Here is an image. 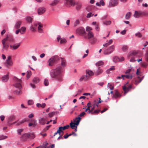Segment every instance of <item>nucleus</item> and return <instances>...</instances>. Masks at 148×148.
<instances>
[{"label":"nucleus","mask_w":148,"mask_h":148,"mask_svg":"<svg viewBox=\"0 0 148 148\" xmlns=\"http://www.w3.org/2000/svg\"><path fill=\"white\" fill-rule=\"evenodd\" d=\"M61 69V67H57L51 70L50 72L51 77L59 82L62 81L63 80Z\"/></svg>","instance_id":"f257e3e1"},{"label":"nucleus","mask_w":148,"mask_h":148,"mask_svg":"<svg viewBox=\"0 0 148 148\" xmlns=\"http://www.w3.org/2000/svg\"><path fill=\"white\" fill-rule=\"evenodd\" d=\"M14 80L15 83L14 84V86L19 89L18 90H15L14 92L17 95H19L21 94V89L22 88V86L21 83L22 81L21 79H19L16 77H14Z\"/></svg>","instance_id":"f03ea898"},{"label":"nucleus","mask_w":148,"mask_h":148,"mask_svg":"<svg viewBox=\"0 0 148 148\" xmlns=\"http://www.w3.org/2000/svg\"><path fill=\"white\" fill-rule=\"evenodd\" d=\"M81 118L80 117H76L74 120V123L71 122L70 124V125L72 129H75L76 126L78 125L79 123L81 120Z\"/></svg>","instance_id":"7ed1b4c3"},{"label":"nucleus","mask_w":148,"mask_h":148,"mask_svg":"<svg viewBox=\"0 0 148 148\" xmlns=\"http://www.w3.org/2000/svg\"><path fill=\"white\" fill-rule=\"evenodd\" d=\"M59 60V57L57 56L51 57L48 60L49 66H53L54 64Z\"/></svg>","instance_id":"20e7f679"},{"label":"nucleus","mask_w":148,"mask_h":148,"mask_svg":"<svg viewBox=\"0 0 148 148\" xmlns=\"http://www.w3.org/2000/svg\"><path fill=\"white\" fill-rule=\"evenodd\" d=\"M131 71V70L130 69L127 70L125 72V73L126 75H121V77L123 78V79H124V77H125L127 79H131L133 75L132 74L130 73Z\"/></svg>","instance_id":"39448f33"},{"label":"nucleus","mask_w":148,"mask_h":148,"mask_svg":"<svg viewBox=\"0 0 148 148\" xmlns=\"http://www.w3.org/2000/svg\"><path fill=\"white\" fill-rule=\"evenodd\" d=\"M114 46H111L108 49L104 51L103 54L104 55H109L114 50Z\"/></svg>","instance_id":"423d86ee"},{"label":"nucleus","mask_w":148,"mask_h":148,"mask_svg":"<svg viewBox=\"0 0 148 148\" xmlns=\"http://www.w3.org/2000/svg\"><path fill=\"white\" fill-rule=\"evenodd\" d=\"M84 37L85 39L90 40L94 37V34L92 32H86L84 35Z\"/></svg>","instance_id":"0eeeda50"},{"label":"nucleus","mask_w":148,"mask_h":148,"mask_svg":"<svg viewBox=\"0 0 148 148\" xmlns=\"http://www.w3.org/2000/svg\"><path fill=\"white\" fill-rule=\"evenodd\" d=\"M76 32L77 34L83 36L86 33L84 29L82 27L78 28L76 30Z\"/></svg>","instance_id":"6e6552de"},{"label":"nucleus","mask_w":148,"mask_h":148,"mask_svg":"<svg viewBox=\"0 0 148 148\" xmlns=\"http://www.w3.org/2000/svg\"><path fill=\"white\" fill-rule=\"evenodd\" d=\"M118 3L117 0H110L108 7L111 8L115 6Z\"/></svg>","instance_id":"1a4fd4ad"},{"label":"nucleus","mask_w":148,"mask_h":148,"mask_svg":"<svg viewBox=\"0 0 148 148\" xmlns=\"http://www.w3.org/2000/svg\"><path fill=\"white\" fill-rule=\"evenodd\" d=\"M15 116L12 115L10 116L8 119V125H11L14 124L16 123V122H14L13 123L12 122L14 120H15Z\"/></svg>","instance_id":"9d476101"},{"label":"nucleus","mask_w":148,"mask_h":148,"mask_svg":"<svg viewBox=\"0 0 148 148\" xmlns=\"http://www.w3.org/2000/svg\"><path fill=\"white\" fill-rule=\"evenodd\" d=\"M132 56H134L135 57H138L140 58V55L136 51H132L129 53L128 55V57H131Z\"/></svg>","instance_id":"9b49d317"},{"label":"nucleus","mask_w":148,"mask_h":148,"mask_svg":"<svg viewBox=\"0 0 148 148\" xmlns=\"http://www.w3.org/2000/svg\"><path fill=\"white\" fill-rule=\"evenodd\" d=\"M132 85H130L127 86L125 85L122 86V88L124 92V94L127 93L132 88Z\"/></svg>","instance_id":"f8f14e48"},{"label":"nucleus","mask_w":148,"mask_h":148,"mask_svg":"<svg viewBox=\"0 0 148 148\" xmlns=\"http://www.w3.org/2000/svg\"><path fill=\"white\" fill-rule=\"evenodd\" d=\"M103 71V70L101 69L100 67H99L97 70L95 72L94 74L95 75L97 76L101 74Z\"/></svg>","instance_id":"ddd939ff"},{"label":"nucleus","mask_w":148,"mask_h":148,"mask_svg":"<svg viewBox=\"0 0 148 148\" xmlns=\"http://www.w3.org/2000/svg\"><path fill=\"white\" fill-rule=\"evenodd\" d=\"M143 14V12L135 11L134 16L135 18H138Z\"/></svg>","instance_id":"4468645a"},{"label":"nucleus","mask_w":148,"mask_h":148,"mask_svg":"<svg viewBox=\"0 0 148 148\" xmlns=\"http://www.w3.org/2000/svg\"><path fill=\"white\" fill-rule=\"evenodd\" d=\"M46 11V9L44 7H40L38 10V12L39 14H41L44 13Z\"/></svg>","instance_id":"2eb2a0df"},{"label":"nucleus","mask_w":148,"mask_h":148,"mask_svg":"<svg viewBox=\"0 0 148 148\" xmlns=\"http://www.w3.org/2000/svg\"><path fill=\"white\" fill-rule=\"evenodd\" d=\"M38 32L40 33H42L43 32V29L41 28L42 27L43 25L40 23H38Z\"/></svg>","instance_id":"dca6fc26"},{"label":"nucleus","mask_w":148,"mask_h":148,"mask_svg":"<svg viewBox=\"0 0 148 148\" xmlns=\"http://www.w3.org/2000/svg\"><path fill=\"white\" fill-rule=\"evenodd\" d=\"M22 23V21H18L16 22L15 27L16 29H18L20 27Z\"/></svg>","instance_id":"f3484780"},{"label":"nucleus","mask_w":148,"mask_h":148,"mask_svg":"<svg viewBox=\"0 0 148 148\" xmlns=\"http://www.w3.org/2000/svg\"><path fill=\"white\" fill-rule=\"evenodd\" d=\"M20 43L17 44V45H10V48L13 50H15L18 49L20 46Z\"/></svg>","instance_id":"a211bd4d"},{"label":"nucleus","mask_w":148,"mask_h":148,"mask_svg":"<svg viewBox=\"0 0 148 148\" xmlns=\"http://www.w3.org/2000/svg\"><path fill=\"white\" fill-rule=\"evenodd\" d=\"M6 66L8 68L9 66H12L13 64V62L11 60H6L5 62Z\"/></svg>","instance_id":"6ab92c4d"},{"label":"nucleus","mask_w":148,"mask_h":148,"mask_svg":"<svg viewBox=\"0 0 148 148\" xmlns=\"http://www.w3.org/2000/svg\"><path fill=\"white\" fill-rule=\"evenodd\" d=\"M121 96V95L120 93L118 91H116L115 93L113 95V97L116 98L117 97H120Z\"/></svg>","instance_id":"aec40b11"},{"label":"nucleus","mask_w":148,"mask_h":148,"mask_svg":"<svg viewBox=\"0 0 148 148\" xmlns=\"http://www.w3.org/2000/svg\"><path fill=\"white\" fill-rule=\"evenodd\" d=\"M143 78V77H142L141 78H140L139 77H138L135 80V82L134 83L136 85L138 83L140 82L142 80Z\"/></svg>","instance_id":"412c9836"},{"label":"nucleus","mask_w":148,"mask_h":148,"mask_svg":"<svg viewBox=\"0 0 148 148\" xmlns=\"http://www.w3.org/2000/svg\"><path fill=\"white\" fill-rule=\"evenodd\" d=\"M9 79V76L8 75H4L2 77V80L3 82H7Z\"/></svg>","instance_id":"4be33fe9"},{"label":"nucleus","mask_w":148,"mask_h":148,"mask_svg":"<svg viewBox=\"0 0 148 148\" xmlns=\"http://www.w3.org/2000/svg\"><path fill=\"white\" fill-rule=\"evenodd\" d=\"M28 133L24 134L22 136L21 138L23 140H25L27 138H28V136H29Z\"/></svg>","instance_id":"5701e85b"},{"label":"nucleus","mask_w":148,"mask_h":148,"mask_svg":"<svg viewBox=\"0 0 148 148\" xmlns=\"http://www.w3.org/2000/svg\"><path fill=\"white\" fill-rule=\"evenodd\" d=\"M97 5L98 6H100L101 5L104 6L105 5V3L103 1V0H101L100 2H97L96 3Z\"/></svg>","instance_id":"b1692460"},{"label":"nucleus","mask_w":148,"mask_h":148,"mask_svg":"<svg viewBox=\"0 0 148 148\" xmlns=\"http://www.w3.org/2000/svg\"><path fill=\"white\" fill-rule=\"evenodd\" d=\"M60 0H54L50 4L52 6H54L57 4Z\"/></svg>","instance_id":"393cba45"},{"label":"nucleus","mask_w":148,"mask_h":148,"mask_svg":"<svg viewBox=\"0 0 148 148\" xmlns=\"http://www.w3.org/2000/svg\"><path fill=\"white\" fill-rule=\"evenodd\" d=\"M19 29H20V33L22 34H23L26 32V28L25 27H22Z\"/></svg>","instance_id":"a878e982"},{"label":"nucleus","mask_w":148,"mask_h":148,"mask_svg":"<svg viewBox=\"0 0 148 148\" xmlns=\"http://www.w3.org/2000/svg\"><path fill=\"white\" fill-rule=\"evenodd\" d=\"M45 119L44 118H41L39 120V122L40 124L43 125L45 124Z\"/></svg>","instance_id":"bb28decb"},{"label":"nucleus","mask_w":148,"mask_h":148,"mask_svg":"<svg viewBox=\"0 0 148 148\" xmlns=\"http://www.w3.org/2000/svg\"><path fill=\"white\" fill-rule=\"evenodd\" d=\"M61 65L63 67H64L66 66V60L64 58H61Z\"/></svg>","instance_id":"cd10ccee"},{"label":"nucleus","mask_w":148,"mask_h":148,"mask_svg":"<svg viewBox=\"0 0 148 148\" xmlns=\"http://www.w3.org/2000/svg\"><path fill=\"white\" fill-rule=\"evenodd\" d=\"M104 63V62L101 61H100L97 62L95 64L97 66H102Z\"/></svg>","instance_id":"c85d7f7f"},{"label":"nucleus","mask_w":148,"mask_h":148,"mask_svg":"<svg viewBox=\"0 0 148 148\" xmlns=\"http://www.w3.org/2000/svg\"><path fill=\"white\" fill-rule=\"evenodd\" d=\"M89 78V76L87 75L82 76L80 79V81H82L83 80H87Z\"/></svg>","instance_id":"c756f323"},{"label":"nucleus","mask_w":148,"mask_h":148,"mask_svg":"<svg viewBox=\"0 0 148 148\" xmlns=\"http://www.w3.org/2000/svg\"><path fill=\"white\" fill-rule=\"evenodd\" d=\"M8 40L11 42H14V40L12 36L11 35L8 36Z\"/></svg>","instance_id":"7c9ffc66"},{"label":"nucleus","mask_w":148,"mask_h":148,"mask_svg":"<svg viewBox=\"0 0 148 148\" xmlns=\"http://www.w3.org/2000/svg\"><path fill=\"white\" fill-rule=\"evenodd\" d=\"M29 136H28V138H29L31 139H33L35 137V136L33 133H28Z\"/></svg>","instance_id":"2f4dec72"},{"label":"nucleus","mask_w":148,"mask_h":148,"mask_svg":"<svg viewBox=\"0 0 148 148\" xmlns=\"http://www.w3.org/2000/svg\"><path fill=\"white\" fill-rule=\"evenodd\" d=\"M86 74L87 75L88 74L89 76H92L94 75V73L91 71L87 70L86 71Z\"/></svg>","instance_id":"473e14b6"},{"label":"nucleus","mask_w":148,"mask_h":148,"mask_svg":"<svg viewBox=\"0 0 148 148\" xmlns=\"http://www.w3.org/2000/svg\"><path fill=\"white\" fill-rule=\"evenodd\" d=\"M128 48L127 45H123L122 48V50L124 52H126L127 51Z\"/></svg>","instance_id":"72a5a7b5"},{"label":"nucleus","mask_w":148,"mask_h":148,"mask_svg":"<svg viewBox=\"0 0 148 148\" xmlns=\"http://www.w3.org/2000/svg\"><path fill=\"white\" fill-rule=\"evenodd\" d=\"M33 18L30 16H27L26 18V20L28 23H32Z\"/></svg>","instance_id":"f704fd0d"},{"label":"nucleus","mask_w":148,"mask_h":148,"mask_svg":"<svg viewBox=\"0 0 148 148\" xmlns=\"http://www.w3.org/2000/svg\"><path fill=\"white\" fill-rule=\"evenodd\" d=\"M82 6V5L81 3H77L76 4V9L77 10H79L81 8Z\"/></svg>","instance_id":"c9c22d12"},{"label":"nucleus","mask_w":148,"mask_h":148,"mask_svg":"<svg viewBox=\"0 0 148 148\" xmlns=\"http://www.w3.org/2000/svg\"><path fill=\"white\" fill-rule=\"evenodd\" d=\"M90 40V42L92 44H95L97 41L96 39L94 37Z\"/></svg>","instance_id":"e433bc0d"},{"label":"nucleus","mask_w":148,"mask_h":148,"mask_svg":"<svg viewBox=\"0 0 148 148\" xmlns=\"http://www.w3.org/2000/svg\"><path fill=\"white\" fill-rule=\"evenodd\" d=\"M39 79L37 77H35L33 79V82L35 84H37L39 82Z\"/></svg>","instance_id":"4c0bfd02"},{"label":"nucleus","mask_w":148,"mask_h":148,"mask_svg":"<svg viewBox=\"0 0 148 148\" xmlns=\"http://www.w3.org/2000/svg\"><path fill=\"white\" fill-rule=\"evenodd\" d=\"M36 121L34 120L33 121V123H30L28 124V126L29 127L31 126L32 125L33 126V127H34L36 126Z\"/></svg>","instance_id":"58836bf2"},{"label":"nucleus","mask_w":148,"mask_h":148,"mask_svg":"<svg viewBox=\"0 0 148 148\" xmlns=\"http://www.w3.org/2000/svg\"><path fill=\"white\" fill-rule=\"evenodd\" d=\"M26 120L25 119H24L23 120H22V121H19V122L18 123L16 124V125L18 126L19 125H20L21 124H22L23 123H24L26 121Z\"/></svg>","instance_id":"ea45409f"},{"label":"nucleus","mask_w":148,"mask_h":148,"mask_svg":"<svg viewBox=\"0 0 148 148\" xmlns=\"http://www.w3.org/2000/svg\"><path fill=\"white\" fill-rule=\"evenodd\" d=\"M80 21L79 19H77L75 21L74 24L75 26H77L80 23Z\"/></svg>","instance_id":"a19ab883"},{"label":"nucleus","mask_w":148,"mask_h":148,"mask_svg":"<svg viewBox=\"0 0 148 148\" xmlns=\"http://www.w3.org/2000/svg\"><path fill=\"white\" fill-rule=\"evenodd\" d=\"M59 129L61 131V133H63V131L66 129L65 126H64V127H59Z\"/></svg>","instance_id":"79ce46f5"},{"label":"nucleus","mask_w":148,"mask_h":148,"mask_svg":"<svg viewBox=\"0 0 148 148\" xmlns=\"http://www.w3.org/2000/svg\"><path fill=\"white\" fill-rule=\"evenodd\" d=\"M3 49H7L8 47V45L7 43L2 44Z\"/></svg>","instance_id":"37998d69"},{"label":"nucleus","mask_w":148,"mask_h":148,"mask_svg":"<svg viewBox=\"0 0 148 148\" xmlns=\"http://www.w3.org/2000/svg\"><path fill=\"white\" fill-rule=\"evenodd\" d=\"M131 13L130 12H128L126 15L125 18L127 19H129L130 17Z\"/></svg>","instance_id":"c03bdc74"},{"label":"nucleus","mask_w":148,"mask_h":148,"mask_svg":"<svg viewBox=\"0 0 148 148\" xmlns=\"http://www.w3.org/2000/svg\"><path fill=\"white\" fill-rule=\"evenodd\" d=\"M8 35H7L6 37L2 40V43H5L6 41L8 40Z\"/></svg>","instance_id":"a18cd8bd"},{"label":"nucleus","mask_w":148,"mask_h":148,"mask_svg":"<svg viewBox=\"0 0 148 148\" xmlns=\"http://www.w3.org/2000/svg\"><path fill=\"white\" fill-rule=\"evenodd\" d=\"M66 42V40L64 38H62L60 41V43L61 44H64Z\"/></svg>","instance_id":"49530a36"},{"label":"nucleus","mask_w":148,"mask_h":148,"mask_svg":"<svg viewBox=\"0 0 148 148\" xmlns=\"http://www.w3.org/2000/svg\"><path fill=\"white\" fill-rule=\"evenodd\" d=\"M31 74V71H27V79H28L30 77Z\"/></svg>","instance_id":"de8ad7c7"},{"label":"nucleus","mask_w":148,"mask_h":148,"mask_svg":"<svg viewBox=\"0 0 148 148\" xmlns=\"http://www.w3.org/2000/svg\"><path fill=\"white\" fill-rule=\"evenodd\" d=\"M119 58L117 57H114L113 58V61L115 62L119 61Z\"/></svg>","instance_id":"09e8293b"},{"label":"nucleus","mask_w":148,"mask_h":148,"mask_svg":"<svg viewBox=\"0 0 148 148\" xmlns=\"http://www.w3.org/2000/svg\"><path fill=\"white\" fill-rule=\"evenodd\" d=\"M92 30V28L89 27H86V30L87 32H92L91 30Z\"/></svg>","instance_id":"8fccbe9b"},{"label":"nucleus","mask_w":148,"mask_h":148,"mask_svg":"<svg viewBox=\"0 0 148 148\" xmlns=\"http://www.w3.org/2000/svg\"><path fill=\"white\" fill-rule=\"evenodd\" d=\"M111 23V22L110 21H105L103 22V23L104 24L106 25H109Z\"/></svg>","instance_id":"3c124183"},{"label":"nucleus","mask_w":148,"mask_h":148,"mask_svg":"<svg viewBox=\"0 0 148 148\" xmlns=\"http://www.w3.org/2000/svg\"><path fill=\"white\" fill-rule=\"evenodd\" d=\"M44 83L45 86H47L49 84V82L48 79H45L44 80Z\"/></svg>","instance_id":"603ef678"},{"label":"nucleus","mask_w":148,"mask_h":148,"mask_svg":"<svg viewBox=\"0 0 148 148\" xmlns=\"http://www.w3.org/2000/svg\"><path fill=\"white\" fill-rule=\"evenodd\" d=\"M66 2L65 3L66 5H70V3H71V0H65Z\"/></svg>","instance_id":"864d4df0"},{"label":"nucleus","mask_w":148,"mask_h":148,"mask_svg":"<svg viewBox=\"0 0 148 148\" xmlns=\"http://www.w3.org/2000/svg\"><path fill=\"white\" fill-rule=\"evenodd\" d=\"M108 86L110 90H112L114 89V86H112L111 84L108 83Z\"/></svg>","instance_id":"5fc2aeb1"},{"label":"nucleus","mask_w":148,"mask_h":148,"mask_svg":"<svg viewBox=\"0 0 148 148\" xmlns=\"http://www.w3.org/2000/svg\"><path fill=\"white\" fill-rule=\"evenodd\" d=\"M30 29L31 30L32 32H34L36 31V29L34 27L32 26L30 27Z\"/></svg>","instance_id":"6e6d98bb"},{"label":"nucleus","mask_w":148,"mask_h":148,"mask_svg":"<svg viewBox=\"0 0 148 148\" xmlns=\"http://www.w3.org/2000/svg\"><path fill=\"white\" fill-rule=\"evenodd\" d=\"M94 14H92V13L90 12L87 14L86 17L88 18H90Z\"/></svg>","instance_id":"4d7b16f0"},{"label":"nucleus","mask_w":148,"mask_h":148,"mask_svg":"<svg viewBox=\"0 0 148 148\" xmlns=\"http://www.w3.org/2000/svg\"><path fill=\"white\" fill-rule=\"evenodd\" d=\"M7 136L3 135L0 136V140H1L7 138Z\"/></svg>","instance_id":"13d9d810"},{"label":"nucleus","mask_w":148,"mask_h":148,"mask_svg":"<svg viewBox=\"0 0 148 148\" xmlns=\"http://www.w3.org/2000/svg\"><path fill=\"white\" fill-rule=\"evenodd\" d=\"M62 133L61 131L58 128V130L57 132H55L54 135V136H55L57 134H59L60 135V134Z\"/></svg>","instance_id":"bf43d9fd"},{"label":"nucleus","mask_w":148,"mask_h":148,"mask_svg":"<svg viewBox=\"0 0 148 148\" xmlns=\"http://www.w3.org/2000/svg\"><path fill=\"white\" fill-rule=\"evenodd\" d=\"M95 28L96 31H99L100 28L99 27V24H96V25Z\"/></svg>","instance_id":"052dcab7"},{"label":"nucleus","mask_w":148,"mask_h":148,"mask_svg":"<svg viewBox=\"0 0 148 148\" xmlns=\"http://www.w3.org/2000/svg\"><path fill=\"white\" fill-rule=\"evenodd\" d=\"M147 65V64L146 62H144L141 64V66L144 67H146Z\"/></svg>","instance_id":"680f3d73"},{"label":"nucleus","mask_w":148,"mask_h":148,"mask_svg":"<svg viewBox=\"0 0 148 148\" xmlns=\"http://www.w3.org/2000/svg\"><path fill=\"white\" fill-rule=\"evenodd\" d=\"M135 35L136 36L140 38V37H142V35H141V34L140 32H138V33H136L135 34Z\"/></svg>","instance_id":"e2e57ef3"},{"label":"nucleus","mask_w":148,"mask_h":148,"mask_svg":"<svg viewBox=\"0 0 148 148\" xmlns=\"http://www.w3.org/2000/svg\"><path fill=\"white\" fill-rule=\"evenodd\" d=\"M28 103L29 105H32L33 103V101L32 100H29L28 101Z\"/></svg>","instance_id":"0e129e2a"},{"label":"nucleus","mask_w":148,"mask_h":148,"mask_svg":"<svg viewBox=\"0 0 148 148\" xmlns=\"http://www.w3.org/2000/svg\"><path fill=\"white\" fill-rule=\"evenodd\" d=\"M54 114H55V112H53L51 113H49L48 114V115H49V116L50 117H51L52 116H53L54 115Z\"/></svg>","instance_id":"69168bd1"},{"label":"nucleus","mask_w":148,"mask_h":148,"mask_svg":"<svg viewBox=\"0 0 148 148\" xmlns=\"http://www.w3.org/2000/svg\"><path fill=\"white\" fill-rule=\"evenodd\" d=\"M100 111V110H96L93 112L92 114H94L95 113L97 114Z\"/></svg>","instance_id":"338daca9"},{"label":"nucleus","mask_w":148,"mask_h":148,"mask_svg":"<svg viewBox=\"0 0 148 148\" xmlns=\"http://www.w3.org/2000/svg\"><path fill=\"white\" fill-rule=\"evenodd\" d=\"M85 114V113L84 112H83L81 113L79 115L78 117H82L84 116Z\"/></svg>","instance_id":"774afa93"}]
</instances>
